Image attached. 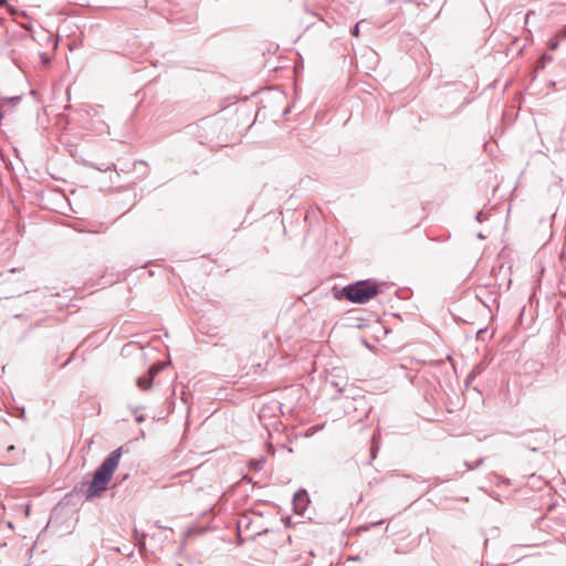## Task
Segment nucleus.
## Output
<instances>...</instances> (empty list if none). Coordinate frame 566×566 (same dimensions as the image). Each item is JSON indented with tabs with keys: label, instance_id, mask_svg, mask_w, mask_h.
Returning a JSON list of instances; mask_svg holds the SVG:
<instances>
[{
	"label": "nucleus",
	"instance_id": "nucleus-1",
	"mask_svg": "<svg viewBox=\"0 0 566 566\" xmlns=\"http://www.w3.org/2000/svg\"><path fill=\"white\" fill-rule=\"evenodd\" d=\"M122 453L123 447L115 449L97 468L94 472L93 480L86 490V499L91 500L99 496V494L106 490L107 484L118 467Z\"/></svg>",
	"mask_w": 566,
	"mask_h": 566
},
{
	"label": "nucleus",
	"instance_id": "nucleus-2",
	"mask_svg": "<svg viewBox=\"0 0 566 566\" xmlns=\"http://www.w3.org/2000/svg\"><path fill=\"white\" fill-rule=\"evenodd\" d=\"M378 293V284L373 280H360L343 287L342 290L343 296L349 302L356 304H365Z\"/></svg>",
	"mask_w": 566,
	"mask_h": 566
},
{
	"label": "nucleus",
	"instance_id": "nucleus-3",
	"mask_svg": "<svg viewBox=\"0 0 566 566\" xmlns=\"http://www.w3.org/2000/svg\"><path fill=\"white\" fill-rule=\"evenodd\" d=\"M160 370V367L156 366V365H153L148 371H147V375L146 376H143V377H138L137 378V386L142 389V390H147L151 387L153 385V380L155 378V376L157 375V373Z\"/></svg>",
	"mask_w": 566,
	"mask_h": 566
},
{
	"label": "nucleus",
	"instance_id": "nucleus-4",
	"mask_svg": "<svg viewBox=\"0 0 566 566\" xmlns=\"http://www.w3.org/2000/svg\"><path fill=\"white\" fill-rule=\"evenodd\" d=\"M310 502L308 494L305 490H300L294 494L293 505L296 513H302Z\"/></svg>",
	"mask_w": 566,
	"mask_h": 566
},
{
	"label": "nucleus",
	"instance_id": "nucleus-5",
	"mask_svg": "<svg viewBox=\"0 0 566 566\" xmlns=\"http://www.w3.org/2000/svg\"><path fill=\"white\" fill-rule=\"evenodd\" d=\"M2 283L6 284V286L2 291V293L0 294V298H10L13 296H20L22 293L25 292L21 287H15L13 284H9L7 279L3 280Z\"/></svg>",
	"mask_w": 566,
	"mask_h": 566
},
{
	"label": "nucleus",
	"instance_id": "nucleus-6",
	"mask_svg": "<svg viewBox=\"0 0 566 566\" xmlns=\"http://www.w3.org/2000/svg\"><path fill=\"white\" fill-rule=\"evenodd\" d=\"M485 369V365L480 363L473 367V369L467 376V384L472 381L478 375H480Z\"/></svg>",
	"mask_w": 566,
	"mask_h": 566
},
{
	"label": "nucleus",
	"instance_id": "nucleus-7",
	"mask_svg": "<svg viewBox=\"0 0 566 566\" xmlns=\"http://www.w3.org/2000/svg\"><path fill=\"white\" fill-rule=\"evenodd\" d=\"M264 463H265V459L261 458L260 460H256V461L252 462L251 463V468L254 471H261L263 469Z\"/></svg>",
	"mask_w": 566,
	"mask_h": 566
},
{
	"label": "nucleus",
	"instance_id": "nucleus-8",
	"mask_svg": "<svg viewBox=\"0 0 566 566\" xmlns=\"http://www.w3.org/2000/svg\"><path fill=\"white\" fill-rule=\"evenodd\" d=\"M378 450H379V446L376 443L375 437H374L373 438V446H371V449H370L371 460H374L376 458Z\"/></svg>",
	"mask_w": 566,
	"mask_h": 566
},
{
	"label": "nucleus",
	"instance_id": "nucleus-9",
	"mask_svg": "<svg viewBox=\"0 0 566 566\" xmlns=\"http://www.w3.org/2000/svg\"><path fill=\"white\" fill-rule=\"evenodd\" d=\"M483 463V459L480 458L475 461L474 465H472L471 463L469 462H464V465L468 468V470H473L475 468H479L481 464Z\"/></svg>",
	"mask_w": 566,
	"mask_h": 566
},
{
	"label": "nucleus",
	"instance_id": "nucleus-10",
	"mask_svg": "<svg viewBox=\"0 0 566 566\" xmlns=\"http://www.w3.org/2000/svg\"><path fill=\"white\" fill-rule=\"evenodd\" d=\"M363 22H364V21H359V22H357V23L354 25V28L352 29V34H353L354 36H358V35H359V27H360V24H361Z\"/></svg>",
	"mask_w": 566,
	"mask_h": 566
},
{
	"label": "nucleus",
	"instance_id": "nucleus-11",
	"mask_svg": "<svg viewBox=\"0 0 566 566\" xmlns=\"http://www.w3.org/2000/svg\"><path fill=\"white\" fill-rule=\"evenodd\" d=\"M332 385L335 386L340 394L346 390V388L340 386L338 382H332Z\"/></svg>",
	"mask_w": 566,
	"mask_h": 566
},
{
	"label": "nucleus",
	"instance_id": "nucleus-12",
	"mask_svg": "<svg viewBox=\"0 0 566 566\" xmlns=\"http://www.w3.org/2000/svg\"><path fill=\"white\" fill-rule=\"evenodd\" d=\"M136 421H137V422H143V421H145V417H144L143 415L137 416V417H136Z\"/></svg>",
	"mask_w": 566,
	"mask_h": 566
},
{
	"label": "nucleus",
	"instance_id": "nucleus-13",
	"mask_svg": "<svg viewBox=\"0 0 566 566\" xmlns=\"http://www.w3.org/2000/svg\"><path fill=\"white\" fill-rule=\"evenodd\" d=\"M8 0H0V7H7Z\"/></svg>",
	"mask_w": 566,
	"mask_h": 566
},
{
	"label": "nucleus",
	"instance_id": "nucleus-14",
	"mask_svg": "<svg viewBox=\"0 0 566 566\" xmlns=\"http://www.w3.org/2000/svg\"><path fill=\"white\" fill-rule=\"evenodd\" d=\"M475 219L481 222L482 221V212H479L475 217Z\"/></svg>",
	"mask_w": 566,
	"mask_h": 566
},
{
	"label": "nucleus",
	"instance_id": "nucleus-15",
	"mask_svg": "<svg viewBox=\"0 0 566 566\" xmlns=\"http://www.w3.org/2000/svg\"><path fill=\"white\" fill-rule=\"evenodd\" d=\"M557 48V42H551V49H556Z\"/></svg>",
	"mask_w": 566,
	"mask_h": 566
},
{
	"label": "nucleus",
	"instance_id": "nucleus-16",
	"mask_svg": "<svg viewBox=\"0 0 566 566\" xmlns=\"http://www.w3.org/2000/svg\"><path fill=\"white\" fill-rule=\"evenodd\" d=\"M323 427H324L323 424L316 426L315 430H321V429H323Z\"/></svg>",
	"mask_w": 566,
	"mask_h": 566
},
{
	"label": "nucleus",
	"instance_id": "nucleus-17",
	"mask_svg": "<svg viewBox=\"0 0 566 566\" xmlns=\"http://www.w3.org/2000/svg\"><path fill=\"white\" fill-rule=\"evenodd\" d=\"M13 450H14V446L8 447V451H13Z\"/></svg>",
	"mask_w": 566,
	"mask_h": 566
},
{
	"label": "nucleus",
	"instance_id": "nucleus-18",
	"mask_svg": "<svg viewBox=\"0 0 566 566\" xmlns=\"http://www.w3.org/2000/svg\"><path fill=\"white\" fill-rule=\"evenodd\" d=\"M97 169H98L99 171H106L108 168H105V169H103V168H97Z\"/></svg>",
	"mask_w": 566,
	"mask_h": 566
},
{
	"label": "nucleus",
	"instance_id": "nucleus-19",
	"mask_svg": "<svg viewBox=\"0 0 566 566\" xmlns=\"http://www.w3.org/2000/svg\"><path fill=\"white\" fill-rule=\"evenodd\" d=\"M9 273H15V269H11Z\"/></svg>",
	"mask_w": 566,
	"mask_h": 566
}]
</instances>
